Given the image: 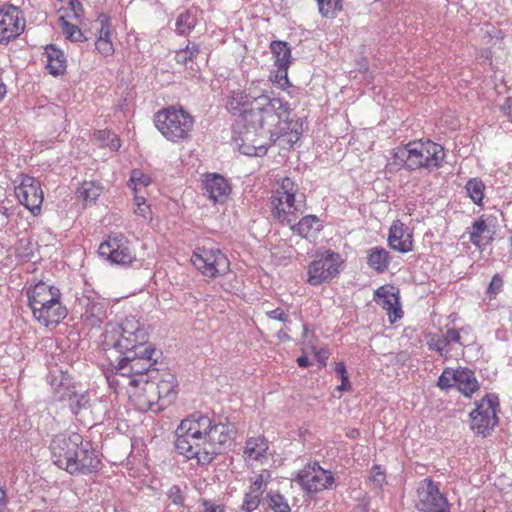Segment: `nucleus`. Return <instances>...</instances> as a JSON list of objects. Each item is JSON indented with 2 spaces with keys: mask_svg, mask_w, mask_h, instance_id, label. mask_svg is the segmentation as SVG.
I'll use <instances>...</instances> for the list:
<instances>
[{
  "mask_svg": "<svg viewBox=\"0 0 512 512\" xmlns=\"http://www.w3.org/2000/svg\"><path fill=\"white\" fill-rule=\"evenodd\" d=\"M234 429L227 424L213 423L205 415L193 414L183 419L176 429L175 448L197 465H208L232 440Z\"/></svg>",
  "mask_w": 512,
  "mask_h": 512,
  "instance_id": "obj_1",
  "label": "nucleus"
},
{
  "mask_svg": "<svg viewBox=\"0 0 512 512\" xmlns=\"http://www.w3.org/2000/svg\"><path fill=\"white\" fill-rule=\"evenodd\" d=\"M156 349L154 345L114 354L107 358L111 371L115 375L127 378L128 384L133 387H139L142 384L149 383L155 378L158 370L154 367L157 364L154 355Z\"/></svg>",
  "mask_w": 512,
  "mask_h": 512,
  "instance_id": "obj_2",
  "label": "nucleus"
},
{
  "mask_svg": "<svg viewBox=\"0 0 512 512\" xmlns=\"http://www.w3.org/2000/svg\"><path fill=\"white\" fill-rule=\"evenodd\" d=\"M289 114L288 102L262 90L255 106L245 112L244 122L254 129V134H260L261 137L269 135L270 140L275 143L280 136L277 126Z\"/></svg>",
  "mask_w": 512,
  "mask_h": 512,
  "instance_id": "obj_3",
  "label": "nucleus"
},
{
  "mask_svg": "<svg viewBox=\"0 0 512 512\" xmlns=\"http://www.w3.org/2000/svg\"><path fill=\"white\" fill-rule=\"evenodd\" d=\"M393 165L409 171L438 169L443 165L446 153L442 145L431 140L410 141L392 151Z\"/></svg>",
  "mask_w": 512,
  "mask_h": 512,
  "instance_id": "obj_4",
  "label": "nucleus"
},
{
  "mask_svg": "<svg viewBox=\"0 0 512 512\" xmlns=\"http://www.w3.org/2000/svg\"><path fill=\"white\" fill-rule=\"evenodd\" d=\"M102 345L106 358H111L114 354L152 344L148 342L145 326L136 317L129 316L121 324L109 323L106 326Z\"/></svg>",
  "mask_w": 512,
  "mask_h": 512,
  "instance_id": "obj_5",
  "label": "nucleus"
},
{
  "mask_svg": "<svg viewBox=\"0 0 512 512\" xmlns=\"http://www.w3.org/2000/svg\"><path fill=\"white\" fill-rule=\"evenodd\" d=\"M27 297L33 317L46 327L59 324L67 316L61 292L54 285L40 281L27 289Z\"/></svg>",
  "mask_w": 512,
  "mask_h": 512,
  "instance_id": "obj_6",
  "label": "nucleus"
},
{
  "mask_svg": "<svg viewBox=\"0 0 512 512\" xmlns=\"http://www.w3.org/2000/svg\"><path fill=\"white\" fill-rule=\"evenodd\" d=\"M304 194L299 193L298 184L290 177L277 179L270 197L271 213L275 220L290 225L302 213Z\"/></svg>",
  "mask_w": 512,
  "mask_h": 512,
  "instance_id": "obj_7",
  "label": "nucleus"
},
{
  "mask_svg": "<svg viewBox=\"0 0 512 512\" xmlns=\"http://www.w3.org/2000/svg\"><path fill=\"white\" fill-rule=\"evenodd\" d=\"M154 123L166 140L179 144L191 139L195 120L184 108L169 106L155 114Z\"/></svg>",
  "mask_w": 512,
  "mask_h": 512,
  "instance_id": "obj_8",
  "label": "nucleus"
},
{
  "mask_svg": "<svg viewBox=\"0 0 512 512\" xmlns=\"http://www.w3.org/2000/svg\"><path fill=\"white\" fill-rule=\"evenodd\" d=\"M191 262L204 276L209 278L225 277L230 270V261L218 248L197 247Z\"/></svg>",
  "mask_w": 512,
  "mask_h": 512,
  "instance_id": "obj_9",
  "label": "nucleus"
},
{
  "mask_svg": "<svg viewBox=\"0 0 512 512\" xmlns=\"http://www.w3.org/2000/svg\"><path fill=\"white\" fill-rule=\"evenodd\" d=\"M415 506L419 512H450L451 505L441 493L439 483L431 478L422 480L416 491Z\"/></svg>",
  "mask_w": 512,
  "mask_h": 512,
  "instance_id": "obj_10",
  "label": "nucleus"
},
{
  "mask_svg": "<svg viewBox=\"0 0 512 512\" xmlns=\"http://www.w3.org/2000/svg\"><path fill=\"white\" fill-rule=\"evenodd\" d=\"M343 260L340 254L326 250L312 261L307 269V282L312 286L330 282L340 272Z\"/></svg>",
  "mask_w": 512,
  "mask_h": 512,
  "instance_id": "obj_11",
  "label": "nucleus"
},
{
  "mask_svg": "<svg viewBox=\"0 0 512 512\" xmlns=\"http://www.w3.org/2000/svg\"><path fill=\"white\" fill-rule=\"evenodd\" d=\"M475 404V409L470 413L471 429L486 435L498 423L499 398L495 393H488Z\"/></svg>",
  "mask_w": 512,
  "mask_h": 512,
  "instance_id": "obj_12",
  "label": "nucleus"
},
{
  "mask_svg": "<svg viewBox=\"0 0 512 512\" xmlns=\"http://www.w3.org/2000/svg\"><path fill=\"white\" fill-rule=\"evenodd\" d=\"M83 437L78 433L60 434L53 438L50 444L52 460L59 468L75 470L77 465L71 461L76 456L77 449L82 445Z\"/></svg>",
  "mask_w": 512,
  "mask_h": 512,
  "instance_id": "obj_13",
  "label": "nucleus"
},
{
  "mask_svg": "<svg viewBox=\"0 0 512 512\" xmlns=\"http://www.w3.org/2000/svg\"><path fill=\"white\" fill-rule=\"evenodd\" d=\"M302 490L314 494L332 488L335 483L334 474L322 468L319 463L308 464L301 469L295 478Z\"/></svg>",
  "mask_w": 512,
  "mask_h": 512,
  "instance_id": "obj_14",
  "label": "nucleus"
},
{
  "mask_svg": "<svg viewBox=\"0 0 512 512\" xmlns=\"http://www.w3.org/2000/svg\"><path fill=\"white\" fill-rule=\"evenodd\" d=\"M99 255L112 264L129 265L136 255L130 241L120 233H113L102 242L98 249Z\"/></svg>",
  "mask_w": 512,
  "mask_h": 512,
  "instance_id": "obj_15",
  "label": "nucleus"
},
{
  "mask_svg": "<svg viewBox=\"0 0 512 512\" xmlns=\"http://www.w3.org/2000/svg\"><path fill=\"white\" fill-rule=\"evenodd\" d=\"M467 328L455 329L446 328V330H440L438 333H430L427 337V345L430 350L435 351L445 360H448L454 356L452 353L454 347L458 345L460 351L465 346L462 341L461 332H466Z\"/></svg>",
  "mask_w": 512,
  "mask_h": 512,
  "instance_id": "obj_16",
  "label": "nucleus"
},
{
  "mask_svg": "<svg viewBox=\"0 0 512 512\" xmlns=\"http://www.w3.org/2000/svg\"><path fill=\"white\" fill-rule=\"evenodd\" d=\"M26 26L20 8L5 4L0 8V43H9L19 37Z\"/></svg>",
  "mask_w": 512,
  "mask_h": 512,
  "instance_id": "obj_17",
  "label": "nucleus"
},
{
  "mask_svg": "<svg viewBox=\"0 0 512 512\" xmlns=\"http://www.w3.org/2000/svg\"><path fill=\"white\" fill-rule=\"evenodd\" d=\"M15 195L19 202L33 215L40 213L44 196L40 182L37 179L22 175L20 184L15 187Z\"/></svg>",
  "mask_w": 512,
  "mask_h": 512,
  "instance_id": "obj_18",
  "label": "nucleus"
},
{
  "mask_svg": "<svg viewBox=\"0 0 512 512\" xmlns=\"http://www.w3.org/2000/svg\"><path fill=\"white\" fill-rule=\"evenodd\" d=\"M78 301L83 310L81 318L86 325L96 327L107 318L109 304L106 299L92 293L83 295Z\"/></svg>",
  "mask_w": 512,
  "mask_h": 512,
  "instance_id": "obj_19",
  "label": "nucleus"
},
{
  "mask_svg": "<svg viewBox=\"0 0 512 512\" xmlns=\"http://www.w3.org/2000/svg\"><path fill=\"white\" fill-rule=\"evenodd\" d=\"M76 456H72L71 461L75 462L77 469L66 470L68 473L74 474H90L99 470L101 466V460L98 452L91 447L90 442H84L77 449Z\"/></svg>",
  "mask_w": 512,
  "mask_h": 512,
  "instance_id": "obj_20",
  "label": "nucleus"
},
{
  "mask_svg": "<svg viewBox=\"0 0 512 512\" xmlns=\"http://www.w3.org/2000/svg\"><path fill=\"white\" fill-rule=\"evenodd\" d=\"M201 186L203 195L214 203H224L231 193L229 181L218 173H207Z\"/></svg>",
  "mask_w": 512,
  "mask_h": 512,
  "instance_id": "obj_21",
  "label": "nucleus"
},
{
  "mask_svg": "<svg viewBox=\"0 0 512 512\" xmlns=\"http://www.w3.org/2000/svg\"><path fill=\"white\" fill-rule=\"evenodd\" d=\"M260 97V93L255 88L249 87L248 89L232 90L226 97L225 108L233 115H241L244 120V114L249 109H246L253 103L256 104Z\"/></svg>",
  "mask_w": 512,
  "mask_h": 512,
  "instance_id": "obj_22",
  "label": "nucleus"
},
{
  "mask_svg": "<svg viewBox=\"0 0 512 512\" xmlns=\"http://www.w3.org/2000/svg\"><path fill=\"white\" fill-rule=\"evenodd\" d=\"M388 244L391 249L400 253H407L413 250L412 235L407 231L405 225L396 220L390 227Z\"/></svg>",
  "mask_w": 512,
  "mask_h": 512,
  "instance_id": "obj_23",
  "label": "nucleus"
},
{
  "mask_svg": "<svg viewBox=\"0 0 512 512\" xmlns=\"http://www.w3.org/2000/svg\"><path fill=\"white\" fill-rule=\"evenodd\" d=\"M455 388L465 397L471 398L480 389L475 372L469 368L455 369Z\"/></svg>",
  "mask_w": 512,
  "mask_h": 512,
  "instance_id": "obj_24",
  "label": "nucleus"
},
{
  "mask_svg": "<svg viewBox=\"0 0 512 512\" xmlns=\"http://www.w3.org/2000/svg\"><path fill=\"white\" fill-rule=\"evenodd\" d=\"M289 226L293 234L309 239L315 237L323 229V222L318 216L309 214L302 217L297 223L294 221Z\"/></svg>",
  "mask_w": 512,
  "mask_h": 512,
  "instance_id": "obj_25",
  "label": "nucleus"
},
{
  "mask_svg": "<svg viewBox=\"0 0 512 512\" xmlns=\"http://www.w3.org/2000/svg\"><path fill=\"white\" fill-rule=\"evenodd\" d=\"M97 21L100 23V29L95 43L96 50L104 57L112 56L114 54V46L111 41L110 20L106 15L101 14Z\"/></svg>",
  "mask_w": 512,
  "mask_h": 512,
  "instance_id": "obj_26",
  "label": "nucleus"
},
{
  "mask_svg": "<svg viewBox=\"0 0 512 512\" xmlns=\"http://www.w3.org/2000/svg\"><path fill=\"white\" fill-rule=\"evenodd\" d=\"M374 299L382 305V307L387 310L389 316L394 314V320L402 317V310L399 305V297L397 293L392 291V288L389 289L385 286L379 287L374 293Z\"/></svg>",
  "mask_w": 512,
  "mask_h": 512,
  "instance_id": "obj_27",
  "label": "nucleus"
},
{
  "mask_svg": "<svg viewBox=\"0 0 512 512\" xmlns=\"http://www.w3.org/2000/svg\"><path fill=\"white\" fill-rule=\"evenodd\" d=\"M255 136H260V134H254V129L245 125L244 131L240 132L238 143L239 149L241 153L248 156H264L267 153V147L264 145H256L255 144Z\"/></svg>",
  "mask_w": 512,
  "mask_h": 512,
  "instance_id": "obj_28",
  "label": "nucleus"
},
{
  "mask_svg": "<svg viewBox=\"0 0 512 512\" xmlns=\"http://www.w3.org/2000/svg\"><path fill=\"white\" fill-rule=\"evenodd\" d=\"M268 448L269 444L265 437H250L245 443L244 457L246 460L262 461L263 458H266Z\"/></svg>",
  "mask_w": 512,
  "mask_h": 512,
  "instance_id": "obj_29",
  "label": "nucleus"
},
{
  "mask_svg": "<svg viewBox=\"0 0 512 512\" xmlns=\"http://www.w3.org/2000/svg\"><path fill=\"white\" fill-rule=\"evenodd\" d=\"M391 262L389 252L383 247H372L367 251V264L377 273L385 272Z\"/></svg>",
  "mask_w": 512,
  "mask_h": 512,
  "instance_id": "obj_30",
  "label": "nucleus"
},
{
  "mask_svg": "<svg viewBox=\"0 0 512 512\" xmlns=\"http://www.w3.org/2000/svg\"><path fill=\"white\" fill-rule=\"evenodd\" d=\"M47 66L49 73L53 76L62 75L66 70V58L63 52L54 45H49L45 49Z\"/></svg>",
  "mask_w": 512,
  "mask_h": 512,
  "instance_id": "obj_31",
  "label": "nucleus"
},
{
  "mask_svg": "<svg viewBox=\"0 0 512 512\" xmlns=\"http://www.w3.org/2000/svg\"><path fill=\"white\" fill-rule=\"evenodd\" d=\"M270 49L274 57V64L280 71H285L291 64V49L285 41H272Z\"/></svg>",
  "mask_w": 512,
  "mask_h": 512,
  "instance_id": "obj_32",
  "label": "nucleus"
},
{
  "mask_svg": "<svg viewBox=\"0 0 512 512\" xmlns=\"http://www.w3.org/2000/svg\"><path fill=\"white\" fill-rule=\"evenodd\" d=\"M51 387L53 389V398L56 401H67L76 392L75 387L71 385L68 378L61 376L60 379L54 377L51 380Z\"/></svg>",
  "mask_w": 512,
  "mask_h": 512,
  "instance_id": "obj_33",
  "label": "nucleus"
},
{
  "mask_svg": "<svg viewBox=\"0 0 512 512\" xmlns=\"http://www.w3.org/2000/svg\"><path fill=\"white\" fill-rule=\"evenodd\" d=\"M103 192V187L95 181H84L77 189V196L86 205L93 204Z\"/></svg>",
  "mask_w": 512,
  "mask_h": 512,
  "instance_id": "obj_34",
  "label": "nucleus"
},
{
  "mask_svg": "<svg viewBox=\"0 0 512 512\" xmlns=\"http://www.w3.org/2000/svg\"><path fill=\"white\" fill-rule=\"evenodd\" d=\"M176 378L173 374L165 372L157 384L158 396L160 399H167L169 402L176 395Z\"/></svg>",
  "mask_w": 512,
  "mask_h": 512,
  "instance_id": "obj_35",
  "label": "nucleus"
},
{
  "mask_svg": "<svg viewBox=\"0 0 512 512\" xmlns=\"http://www.w3.org/2000/svg\"><path fill=\"white\" fill-rule=\"evenodd\" d=\"M197 17L191 10L181 12L175 23V31L178 35H188L196 26Z\"/></svg>",
  "mask_w": 512,
  "mask_h": 512,
  "instance_id": "obj_36",
  "label": "nucleus"
},
{
  "mask_svg": "<svg viewBox=\"0 0 512 512\" xmlns=\"http://www.w3.org/2000/svg\"><path fill=\"white\" fill-rule=\"evenodd\" d=\"M322 17L334 19L343 10V0H315Z\"/></svg>",
  "mask_w": 512,
  "mask_h": 512,
  "instance_id": "obj_37",
  "label": "nucleus"
},
{
  "mask_svg": "<svg viewBox=\"0 0 512 512\" xmlns=\"http://www.w3.org/2000/svg\"><path fill=\"white\" fill-rule=\"evenodd\" d=\"M94 136L101 146L109 147L112 151H117L121 147L120 138L110 130H97Z\"/></svg>",
  "mask_w": 512,
  "mask_h": 512,
  "instance_id": "obj_38",
  "label": "nucleus"
},
{
  "mask_svg": "<svg viewBox=\"0 0 512 512\" xmlns=\"http://www.w3.org/2000/svg\"><path fill=\"white\" fill-rule=\"evenodd\" d=\"M268 507L273 512H290L291 508L287 499L279 492L270 491L266 495Z\"/></svg>",
  "mask_w": 512,
  "mask_h": 512,
  "instance_id": "obj_39",
  "label": "nucleus"
},
{
  "mask_svg": "<svg viewBox=\"0 0 512 512\" xmlns=\"http://www.w3.org/2000/svg\"><path fill=\"white\" fill-rule=\"evenodd\" d=\"M465 189L471 200L475 204L480 205L483 200L485 190L483 182L478 178H472L467 181Z\"/></svg>",
  "mask_w": 512,
  "mask_h": 512,
  "instance_id": "obj_40",
  "label": "nucleus"
},
{
  "mask_svg": "<svg viewBox=\"0 0 512 512\" xmlns=\"http://www.w3.org/2000/svg\"><path fill=\"white\" fill-rule=\"evenodd\" d=\"M69 407L71 412L78 416L82 411L90 408V398L87 393H78L77 391L69 398Z\"/></svg>",
  "mask_w": 512,
  "mask_h": 512,
  "instance_id": "obj_41",
  "label": "nucleus"
},
{
  "mask_svg": "<svg viewBox=\"0 0 512 512\" xmlns=\"http://www.w3.org/2000/svg\"><path fill=\"white\" fill-rule=\"evenodd\" d=\"M488 226L486 221L480 217L475 220L471 227H468L466 232L469 235L470 242L475 246H480L481 244V236L487 231Z\"/></svg>",
  "mask_w": 512,
  "mask_h": 512,
  "instance_id": "obj_42",
  "label": "nucleus"
},
{
  "mask_svg": "<svg viewBox=\"0 0 512 512\" xmlns=\"http://www.w3.org/2000/svg\"><path fill=\"white\" fill-rule=\"evenodd\" d=\"M150 183L151 178L149 175L145 174L139 169L132 170L128 186L134 192H138L142 187H147Z\"/></svg>",
  "mask_w": 512,
  "mask_h": 512,
  "instance_id": "obj_43",
  "label": "nucleus"
},
{
  "mask_svg": "<svg viewBox=\"0 0 512 512\" xmlns=\"http://www.w3.org/2000/svg\"><path fill=\"white\" fill-rule=\"evenodd\" d=\"M200 53V47L197 44H188L185 49L176 52V61L180 64L187 65Z\"/></svg>",
  "mask_w": 512,
  "mask_h": 512,
  "instance_id": "obj_44",
  "label": "nucleus"
},
{
  "mask_svg": "<svg viewBox=\"0 0 512 512\" xmlns=\"http://www.w3.org/2000/svg\"><path fill=\"white\" fill-rule=\"evenodd\" d=\"M272 476L269 470H262L258 475L255 476L253 482L251 483L249 489L255 491L258 494H263L266 490L268 482L271 480Z\"/></svg>",
  "mask_w": 512,
  "mask_h": 512,
  "instance_id": "obj_45",
  "label": "nucleus"
},
{
  "mask_svg": "<svg viewBox=\"0 0 512 512\" xmlns=\"http://www.w3.org/2000/svg\"><path fill=\"white\" fill-rule=\"evenodd\" d=\"M369 480L376 488L382 489L387 484L386 470L381 465H373L370 469Z\"/></svg>",
  "mask_w": 512,
  "mask_h": 512,
  "instance_id": "obj_46",
  "label": "nucleus"
},
{
  "mask_svg": "<svg viewBox=\"0 0 512 512\" xmlns=\"http://www.w3.org/2000/svg\"><path fill=\"white\" fill-rule=\"evenodd\" d=\"M261 496L262 494H258L249 489L244 495L242 510L245 512L255 511L259 507Z\"/></svg>",
  "mask_w": 512,
  "mask_h": 512,
  "instance_id": "obj_47",
  "label": "nucleus"
},
{
  "mask_svg": "<svg viewBox=\"0 0 512 512\" xmlns=\"http://www.w3.org/2000/svg\"><path fill=\"white\" fill-rule=\"evenodd\" d=\"M455 369L453 368H445L441 375L438 378L437 386L442 390H448L450 388L455 387Z\"/></svg>",
  "mask_w": 512,
  "mask_h": 512,
  "instance_id": "obj_48",
  "label": "nucleus"
},
{
  "mask_svg": "<svg viewBox=\"0 0 512 512\" xmlns=\"http://www.w3.org/2000/svg\"><path fill=\"white\" fill-rule=\"evenodd\" d=\"M61 19H62V31H63L64 35L67 37V39L74 41V42L82 41L83 34H82V31L80 30V28L75 24H71V23L65 21L63 18H61Z\"/></svg>",
  "mask_w": 512,
  "mask_h": 512,
  "instance_id": "obj_49",
  "label": "nucleus"
},
{
  "mask_svg": "<svg viewBox=\"0 0 512 512\" xmlns=\"http://www.w3.org/2000/svg\"><path fill=\"white\" fill-rule=\"evenodd\" d=\"M269 319L281 321L283 323H290L289 315L281 308H276L266 312Z\"/></svg>",
  "mask_w": 512,
  "mask_h": 512,
  "instance_id": "obj_50",
  "label": "nucleus"
},
{
  "mask_svg": "<svg viewBox=\"0 0 512 512\" xmlns=\"http://www.w3.org/2000/svg\"><path fill=\"white\" fill-rule=\"evenodd\" d=\"M168 498L175 505H182L184 502V497L182 495V491L179 486L173 485L168 491Z\"/></svg>",
  "mask_w": 512,
  "mask_h": 512,
  "instance_id": "obj_51",
  "label": "nucleus"
},
{
  "mask_svg": "<svg viewBox=\"0 0 512 512\" xmlns=\"http://www.w3.org/2000/svg\"><path fill=\"white\" fill-rule=\"evenodd\" d=\"M134 213L145 219H151V208L147 203H143V201L138 203L134 209Z\"/></svg>",
  "mask_w": 512,
  "mask_h": 512,
  "instance_id": "obj_52",
  "label": "nucleus"
},
{
  "mask_svg": "<svg viewBox=\"0 0 512 512\" xmlns=\"http://www.w3.org/2000/svg\"><path fill=\"white\" fill-rule=\"evenodd\" d=\"M503 286V280L502 278L496 274L492 277L491 282L489 284L488 292L489 293H498Z\"/></svg>",
  "mask_w": 512,
  "mask_h": 512,
  "instance_id": "obj_53",
  "label": "nucleus"
},
{
  "mask_svg": "<svg viewBox=\"0 0 512 512\" xmlns=\"http://www.w3.org/2000/svg\"><path fill=\"white\" fill-rule=\"evenodd\" d=\"M502 111L508 117V119L512 122V98L508 97L505 102L501 106Z\"/></svg>",
  "mask_w": 512,
  "mask_h": 512,
  "instance_id": "obj_54",
  "label": "nucleus"
},
{
  "mask_svg": "<svg viewBox=\"0 0 512 512\" xmlns=\"http://www.w3.org/2000/svg\"><path fill=\"white\" fill-rule=\"evenodd\" d=\"M283 74H277L276 77H275V82L281 87V88H285L286 86L289 85V80H288V76H287V70L285 71H282Z\"/></svg>",
  "mask_w": 512,
  "mask_h": 512,
  "instance_id": "obj_55",
  "label": "nucleus"
},
{
  "mask_svg": "<svg viewBox=\"0 0 512 512\" xmlns=\"http://www.w3.org/2000/svg\"><path fill=\"white\" fill-rule=\"evenodd\" d=\"M335 371L338 374V376L341 378V380H344V381L346 380V377L348 375H347L346 366L343 362H339L336 364Z\"/></svg>",
  "mask_w": 512,
  "mask_h": 512,
  "instance_id": "obj_56",
  "label": "nucleus"
},
{
  "mask_svg": "<svg viewBox=\"0 0 512 512\" xmlns=\"http://www.w3.org/2000/svg\"><path fill=\"white\" fill-rule=\"evenodd\" d=\"M315 357L317 358V360L322 363L323 365H325L326 363V360L328 359V351L325 350V349H321L319 351H316L315 352Z\"/></svg>",
  "mask_w": 512,
  "mask_h": 512,
  "instance_id": "obj_57",
  "label": "nucleus"
},
{
  "mask_svg": "<svg viewBox=\"0 0 512 512\" xmlns=\"http://www.w3.org/2000/svg\"><path fill=\"white\" fill-rule=\"evenodd\" d=\"M296 361L298 366L301 368H307L311 364L306 355L299 356Z\"/></svg>",
  "mask_w": 512,
  "mask_h": 512,
  "instance_id": "obj_58",
  "label": "nucleus"
},
{
  "mask_svg": "<svg viewBox=\"0 0 512 512\" xmlns=\"http://www.w3.org/2000/svg\"><path fill=\"white\" fill-rule=\"evenodd\" d=\"M221 286L227 292H233V291L237 290V286L235 284H233L232 281L223 280V282L221 283Z\"/></svg>",
  "mask_w": 512,
  "mask_h": 512,
  "instance_id": "obj_59",
  "label": "nucleus"
},
{
  "mask_svg": "<svg viewBox=\"0 0 512 512\" xmlns=\"http://www.w3.org/2000/svg\"><path fill=\"white\" fill-rule=\"evenodd\" d=\"M339 391H349L351 389V384L349 382L348 376L346 377V380H341V384L337 387Z\"/></svg>",
  "mask_w": 512,
  "mask_h": 512,
  "instance_id": "obj_60",
  "label": "nucleus"
},
{
  "mask_svg": "<svg viewBox=\"0 0 512 512\" xmlns=\"http://www.w3.org/2000/svg\"><path fill=\"white\" fill-rule=\"evenodd\" d=\"M204 512H224V509L220 505L206 506Z\"/></svg>",
  "mask_w": 512,
  "mask_h": 512,
  "instance_id": "obj_61",
  "label": "nucleus"
},
{
  "mask_svg": "<svg viewBox=\"0 0 512 512\" xmlns=\"http://www.w3.org/2000/svg\"><path fill=\"white\" fill-rule=\"evenodd\" d=\"M6 492L0 488V511L6 506Z\"/></svg>",
  "mask_w": 512,
  "mask_h": 512,
  "instance_id": "obj_62",
  "label": "nucleus"
},
{
  "mask_svg": "<svg viewBox=\"0 0 512 512\" xmlns=\"http://www.w3.org/2000/svg\"><path fill=\"white\" fill-rule=\"evenodd\" d=\"M277 336H278V338H279L280 340H282V341H289V340H290V336H289V335H288V333H287L285 330H283V329H281V330H279V331H278Z\"/></svg>",
  "mask_w": 512,
  "mask_h": 512,
  "instance_id": "obj_63",
  "label": "nucleus"
},
{
  "mask_svg": "<svg viewBox=\"0 0 512 512\" xmlns=\"http://www.w3.org/2000/svg\"><path fill=\"white\" fill-rule=\"evenodd\" d=\"M135 195H134V201H135V206L138 205V203H141L143 201V203H146V199L143 197V196H139L137 193L138 192H134Z\"/></svg>",
  "mask_w": 512,
  "mask_h": 512,
  "instance_id": "obj_64",
  "label": "nucleus"
}]
</instances>
